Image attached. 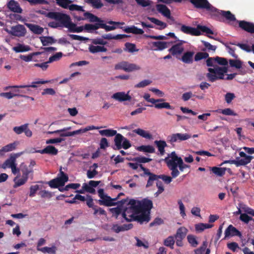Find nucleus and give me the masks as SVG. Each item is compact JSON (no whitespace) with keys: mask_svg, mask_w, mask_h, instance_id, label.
Wrapping results in <instances>:
<instances>
[{"mask_svg":"<svg viewBox=\"0 0 254 254\" xmlns=\"http://www.w3.org/2000/svg\"><path fill=\"white\" fill-rule=\"evenodd\" d=\"M98 195L101 198L98 200L100 205L107 206H114L116 204L128 205L122 213L123 217L128 222L135 221L140 224L144 222L147 223L150 219V214L153 203L151 200L144 199L141 201L133 199L129 201L127 199H123L117 202L114 201L117 198H112L104 193V190L100 189L98 190Z\"/></svg>","mask_w":254,"mask_h":254,"instance_id":"obj_1","label":"nucleus"},{"mask_svg":"<svg viewBox=\"0 0 254 254\" xmlns=\"http://www.w3.org/2000/svg\"><path fill=\"white\" fill-rule=\"evenodd\" d=\"M190 1L197 8L205 9L216 16L221 15L229 22L237 21L239 24V27L242 29L251 33H254V24L253 23L244 20H237L235 15L230 11L220 10L212 6L207 0H190Z\"/></svg>","mask_w":254,"mask_h":254,"instance_id":"obj_2","label":"nucleus"},{"mask_svg":"<svg viewBox=\"0 0 254 254\" xmlns=\"http://www.w3.org/2000/svg\"><path fill=\"white\" fill-rule=\"evenodd\" d=\"M206 62L208 66L213 68H209L208 73L206 74V77L208 80L212 82L218 79H224V74L227 72L228 68L227 66H219L216 64L215 58H207Z\"/></svg>","mask_w":254,"mask_h":254,"instance_id":"obj_3","label":"nucleus"},{"mask_svg":"<svg viewBox=\"0 0 254 254\" xmlns=\"http://www.w3.org/2000/svg\"><path fill=\"white\" fill-rule=\"evenodd\" d=\"M99 132L102 136L112 137L115 135L114 138L115 146L113 147L114 150H120L121 148L127 149L131 147L130 142L121 134L118 133L116 130L106 129L100 130Z\"/></svg>","mask_w":254,"mask_h":254,"instance_id":"obj_4","label":"nucleus"},{"mask_svg":"<svg viewBox=\"0 0 254 254\" xmlns=\"http://www.w3.org/2000/svg\"><path fill=\"white\" fill-rule=\"evenodd\" d=\"M47 17L60 22L61 26L67 28L70 32H74L77 25L72 22L70 16L59 12L51 11L45 13Z\"/></svg>","mask_w":254,"mask_h":254,"instance_id":"obj_5","label":"nucleus"},{"mask_svg":"<svg viewBox=\"0 0 254 254\" xmlns=\"http://www.w3.org/2000/svg\"><path fill=\"white\" fill-rule=\"evenodd\" d=\"M181 159V157H179L176 152L173 151L168 154L164 159L167 167L171 171V174L173 178H176L180 174L178 167H179V160Z\"/></svg>","mask_w":254,"mask_h":254,"instance_id":"obj_6","label":"nucleus"},{"mask_svg":"<svg viewBox=\"0 0 254 254\" xmlns=\"http://www.w3.org/2000/svg\"><path fill=\"white\" fill-rule=\"evenodd\" d=\"M181 31L187 34L192 36H199L201 32L205 33L207 34H213V31L206 26L198 25L196 28L192 27L185 25H182L180 28Z\"/></svg>","mask_w":254,"mask_h":254,"instance_id":"obj_7","label":"nucleus"},{"mask_svg":"<svg viewBox=\"0 0 254 254\" xmlns=\"http://www.w3.org/2000/svg\"><path fill=\"white\" fill-rule=\"evenodd\" d=\"M68 180V177L67 175L62 170V167H61L58 177L48 182V184L52 188H58L60 187L64 186Z\"/></svg>","mask_w":254,"mask_h":254,"instance_id":"obj_8","label":"nucleus"},{"mask_svg":"<svg viewBox=\"0 0 254 254\" xmlns=\"http://www.w3.org/2000/svg\"><path fill=\"white\" fill-rule=\"evenodd\" d=\"M72 1L70 0H56V3L64 9H68L70 11H80L84 12L85 10L81 6L76 4H72Z\"/></svg>","mask_w":254,"mask_h":254,"instance_id":"obj_9","label":"nucleus"},{"mask_svg":"<svg viewBox=\"0 0 254 254\" xmlns=\"http://www.w3.org/2000/svg\"><path fill=\"white\" fill-rule=\"evenodd\" d=\"M140 67L135 64H130L126 61H123L115 64V69L123 70L126 72H131L140 69Z\"/></svg>","mask_w":254,"mask_h":254,"instance_id":"obj_10","label":"nucleus"},{"mask_svg":"<svg viewBox=\"0 0 254 254\" xmlns=\"http://www.w3.org/2000/svg\"><path fill=\"white\" fill-rule=\"evenodd\" d=\"M174 43L172 45L171 48L169 49V52L173 56L181 55L184 51V48L183 46L184 44L186 43V41L181 40H178L176 41H173Z\"/></svg>","mask_w":254,"mask_h":254,"instance_id":"obj_11","label":"nucleus"},{"mask_svg":"<svg viewBox=\"0 0 254 254\" xmlns=\"http://www.w3.org/2000/svg\"><path fill=\"white\" fill-rule=\"evenodd\" d=\"M190 137L191 135L188 133H175L168 136L167 140L168 142L173 144L176 142L187 140Z\"/></svg>","mask_w":254,"mask_h":254,"instance_id":"obj_12","label":"nucleus"},{"mask_svg":"<svg viewBox=\"0 0 254 254\" xmlns=\"http://www.w3.org/2000/svg\"><path fill=\"white\" fill-rule=\"evenodd\" d=\"M26 32V29L23 25L18 24L16 26H12L8 33L13 36L21 37L23 36L25 34Z\"/></svg>","mask_w":254,"mask_h":254,"instance_id":"obj_13","label":"nucleus"},{"mask_svg":"<svg viewBox=\"0 0 254 254\" xmlns=\"http://www.w3.org/2000/svg\"><path fill=\"white\" fill-rule=\"evenodd\" d=\"M147 19H148L149 21H150L153 23L155 24L156 25L158 26L157 27H155L156 29L158 30H163L167 27V24L163 22L158 19H156L154 17H147ZM146 28H155V27L150 24H147L146 27Z\"/></svg>","mask_w":254,"mask_h":254,"instance_id":"obj_14","label":"nucleus"},{"mask_svg":"<svg viewBox=\"0 0 254 254\" xmlns=\"http://www.w3.org/2000/svg\"><path fill=\"white\" fill-rule=\"evenodd\" d=\"M173 43L174 42H173V41L167 42H153L152 43V48L155 51H162L170 47L171 45L173 44Z\"/></svg>","mask_w":254,"mask_h":254,"instance_id":"obj_15","label":"nucleus"},{"mask_svg":"<svg viewBox=\"0 0 254 254\" xmlns=\"http://www.w3.org/2000/svg\"><path fill=\"white\" fill-rule=\"evenodd\" d=\"M129 92L126 93L125 92H118L112 95L111 98L119 102H124L130 101L131 99L130 96L128 94Z\"/></svg>","mask_w":254,"mask_h":254,"instance_id":"obj_16","label":"nucleus"},{"mask_svg":"<svg viewBox=\"0 0 254 254\" xmlns=\"http://www.w3.org/2000/svg\"><path fill=\"white\" fill-rule=\"evenodd\" d=\"M49 82V81L48 80H39L32 82L31 85H14V86H6L4 88V90H6L9 88H24V87H32L33 88H36V87H37V84H43L48 83Z\"/></svg>","mask_w":254,"mask_h":254,"instance_id":"obj_17","label":"nucleus"},{"mask_svg":"<svg viewBox=\"0 0 254 254\" xmlns=\"http://www.w3.org/2000/svg\"><path fill=\"white\" fill-rule=\"evenodd\" d=\"M242 237L241 233L234 227L232 225H230L225 231V238L229 236Z\"/></svg>","mask_w":254,"mask_h":254,"instance_id":"obj_18","label":"nucleus"},{"mask_svg":"<svg viewBox=\"0 0 254 254\" xmlns=\"http://www.w3.org/2000/svg\"><path fill=\"white\" fill-rule=\"evenodd\" d=\"M7 7L12 12L21 13L22 9L18 2L14 0H9L7 4Z\"/></svg>","mask_w":254,"mask_h":254,"instance_id":"obj_19","label":"nucleus"},{"mask_svg":"<svg viewBox=\"0 0 254 254\" xmlns=\"http://www.w3.org/2000/svg\"><path fill=\"white\" fill-rule=\"evenodd\" d=\"M194 53L192 51L185 52L181 58V60L187 64H190L193 62V58Z\"/></svg>","mask_w":254,"mask_h":254,"instance_id":"obj_20","label":"nucleus"},{"mask_svg":"<svg viewBox=\"0 0 254 254\" xmlns=\"http://www.w3.org/2000/svg\"><path fill=\"white\" fill-rule=\"evenodd\" d=\"M17 144V142H14L2 147L0 149V156L4 155L6 152L15 150Z\"/></svg>","mask_w":254,"mask_h":254,"instance_id":"obj_21","label":"nucleus"},{"mask_svg":"<svg viewBox=\"0 0 254 254\" xmlns=\"http://www.w3.org/2000/svg\"><path fill=\"white\" fill-rule=\"evenodd\" d=\"M124 31L127 33H132L134 34H143L144 31L141 29L138 28L135 26H127L124 28Z\"/></svg>","mask_w":254,"mask_h":254,"instance_id":"obj_22","label":"nucleus"},{"mask_svg":"<svg viewBox=\"0 0 254 254\" xmlns=\"http://www.w3.org/2000/svg\"><path fill=\"white\" fill-rule=\"evenodd\" d=\"M25 24L34 34H41L44 31V29L38 25L27 23Z\"/></svg>","mask_w":254,"mask_h":254,"instance_id":"obj_23","label":"nucleus"},{"mask_svg":"<svg viewBox=\"0 0 254 254\" xmlns=\"http://www.w3.org/2000/svg\"><path fill=\"white\" fill-rule=\"evenodd\" d=\"M71 129V127H64L61 129L56 130L55 131H49L47 133V134H52L55 133H60V136L61 137H66V136H70V132H65L66 130H69Z\"/></svg>","mask_w":254,"mask_h":254,"instance_id":"obj_24","label":"nucleus"},{"mask_svg":"<svg viewBox=\"0 0 254 254\" xmlns=\"http://www.w3.org/2000/svg\"><path fill=\"white\" fill-rule=\"evenodd\" d=\"M16 164V159L10 154V156L2 164L3 169L10 168Z\"/></svg>","mask_w":254,"mask_h":254,"instance_id":"obj_25","label":"nucleus"},{"mask_svg":"<svg viewBox=\"0 0 254 254\" xmlns=\"http://www.w3.org/2000/svg\"><path fill=\"white\" fill-rule=\"evenodd\" d=\"M155 144L156 145L160 155L162 156L165 154V148L167 146V144L164 140H155L154 141Z\"/></svg>","mask_w":254,"mask_h":254,"instance_id":"obj_26","label":"nucleus"},{"mask_svg":"<svg viewBox=\"0 0 254 254\" xmlns=\"http://www.w3.org/2000/svg\"><path fill=\"white\" fill-rule=\"evenodd\" d=\"M14 93H12L11 92H2L0 93V96L5 97L8 99H10L13 98L14 97H21L23 96V95L19 94L20 93V90L18 89L15 90L14 91Z\"/></svg>","mask_w":254,"mask_h":254,"instance_id":"obj_27","label":"nucleus"},{"mask_svg":"<svg viewBox=\"0 0 254 254\" xmlns=\"http://www.w3.org/2000/svg\"><path fill=\"white\" fill-rule=\"evenodd\" d=\"M156 7L157 10L160 13L162 14L164 16L167 18H170V11L166 5L163 4H157Z\"/></svg>","mask_w":254,"mask_h":254,"instance_id":"obj_28","label":"nucleus"},{"mask_svg":"<svg viewBox=\"0 0 254 254\" xmlns=\"http://www.w3.org/2000/svg\"><path fill=\"white\" fill-rule=\"evenodd\" d=\"M207 244V241H204L200 247L194 250L195 254H203L205 251V254H210V250L208 248L206 249Z\"/></svg>","mask_w":254,"mask_h":254,"instance_id":"obj_29","label":"nucleus"},{"mask_svg":"<svg viewBox=\"0 0 254 254\" xmlns=\"http://www.w3.org/2000/svg\"><path fill=\"white\" fill-rule=\"evenodd\" d=\"M133 132L146 139H151L152 138V135L148 131L141 128L134 129Z\"/></svg>","mask_w":254,"mask_h":254,"instance_id":"obj_30","label":"nucleus"},{"mask_svg":"<svg viewBox=\"0 0 254 254\" xmlns=\"http://www.w3.org/2000/svg\"><path fill=\"white\" fill-rule=\"evenodd\" d=\"M254 158L252 156L248 155L243 158H237V167L240 166H245L250 163L252 160Z\"/></svg>","mask_w":254,"mask_h":254,"instance_id":"obj_31","label":"nucleus"},{"mask_svg":"<svg viewBox=\"0 0 254 254\" xmlns=\"http://www.w3.org/2000/svg\"><path fill=\"white\" fill-rule=\"evenodd\" d=\"M88 49L89 51L92 54H95L99 52H106L107 51V48L103 46L90 45L89 46Z\"/></svg>","mask_w":254,"mask_h":254,"instance_id":"obj_32","label":"nucleus"},{"mask_svg":"<svg viewBox=\"0 0 254 254\" xmlns=\"http://www.w3.org/2000/svg\"><path fill=\"white\" fill-rule=\"evenodd\" d=\"M30 49V47L29 46L21 44H18L16 46L12 48V50L16 53L28 52Z\"/></svg>","mask_w":254,"mask_h":254,"instance_id":"obj_33","label":"nucleus"},{"mask_svg":"<svg viewBox=\"0 0 254 254\" xmlns=\"http://www.w3.org/2000/svg\"><path fill=\"white\" fill-rule=\"evenodd\" d=\"M188 232V230L186 227H181L177 230L175 238L184 239L186 237Z\"/></svg>","mask_w":254,"mask_h":254,"instance_id":"obj_34","label":"nucleus"},{"mask_svg":"<svg viewBox=\"0 0 254 254\" xmlns=\"http://www.w3.org/2000/svg\"><path fill=\"white\" fill-rule=\"evenodd\" d=\"M37 250L44 254H56V247L52 246V247H45L43 248H37Z\"/></svg>","mask_w":254,"mask_h":254,"instance_id":"obj_35","label":"nucleus"},{"mask_svg":"<svg viewBox=\"0 0 254 254\" xmlns=\"http://www.w3.org/2000/svg\"><path fill=\"white\" fill-rule=\"evenodd\" d=\"M19 177L20 175H18L13 179V181L14 182L13 188H16L24 185L27 181V179H26V178H24L22 177V178L19 179Z\"/></svg>","mask_w":254,"mask_h":254,"instance_id":"obj_36","label":"nucleus"},{"mask_svg":"<svg viewBox=\"0 0 254 254\" xmlns=\"http://www.w3.org/2000/svg\"><path fill=\"white\" fill-rule=\"evenodd\" d=\"M85 2L97 9L100 8L103 6L101 0H85Z\"/></svg>","mask_w":254,"mask_h":254,"instance_id":"obj_37","label":"nucleus"},{"mask_svg":"<svg viewBox=\"0 0 254 254\" xmlns=\"http://www.w3.org/2000/svg\"><path fill=\"white\" fill-rule=\"evenodd\" d=\"M20 170L22 173V177L28 180V175L32 172V169H28L26 165L22 163L20 166Z\"/></svg>","mask_w":254,"mask_h":254,"instance_id":"obj_38","label":"nucleus"},{"mask_svg":"<svg viewBox=\"0 0 254 254\" xmlns=\"http://www.w3.org/2000/svg\"><path fill=\"white\" fill-rule=\"evenodd\" d=\"M137 150L139 151L143 152L152 153L155 152V148L152 145H141L139 146Z\"/></svg>","mask_w":254,"mask_h":254,"instance_id":"obj_39","label":"nucleus"},{"mask_svg":"<svg viewBox=\"0 0 254 254\" xmlns=\"http://www.w3.org/2000/svg\"><path fill=\"white\" fill-rule=\"evenodd\" d=\"M216 112L222 114L223 115L226 116H237L238 114L236 113L233 110L231 109L230 108H226L224 109H218L216 111Z\"/></svg>","mask_w":254,"mask_h":254,"instance_id":"obj_40","label":"nucleus"},{"mask_svg":"<svg viewBox=\"0 0 254 254\" xmlns=\"http://www.w3.org/2000/svg\"><path fill=\"white\" fill-rule=\"evenodd\" d=\"M210 169L214 174L219 177L223 176L226 170V168H219L217 167H212Z\"/></svg>","mask_w":254,"mask_h":254,"instance_id":"obj_41","label":"nucleus"},{"mask_svg":"<svg viewBox=\"0 0 254 254\" xmlns=\"http://www.w3.org/2000/svg\"><path fill=\"white\" fill-rule=\"evenodd\" d=\"M143 97L146 101L150 102L152 104H155L158 102H161L164 100V99L163 98H160L158 99L150 98V95L149 93H145L143 95Z\"/></svg>","mask_w":254,"mask_h":254,"instance_id":"obj_42","label":"nucleus"},{"mask_svg":"<svg viewBox=\"0 0 254 254\" xmlns=\"http://www.w3.org/2000/svg\"><path fill=\"white\" fill-rule=\"evenodd\" d=\"M92 209L94 211L93 214L94 216H98V215L106 216L107 215V213H106V211L104 209H103L102 208H101L97 205H96Z\"/></svg>","mask_w":254,"mask_h":254,"instance_id":"obj_43","label":"nucleus"},{"mask_svg":"<svg viewBox=\"0 0 254 254\" xmlns=\"http://www.w3.org/2000/svg\"><path fill=\"white\" fill-rule=\"evenodd\" d=\"M175 242L174 237L170 236L164 240V245L165 246L170 247L171 249H173L174 248Z\"/></svg>","mask_w":254,"mask_h":254,"instance_id":"obj_44","label":"nucleus"},{"mask_svg":"<svg viewBox=\"0 0 254 254\" xmlns=\"http://www.w3.org/2000/svg\"><path fill=\"white\" fill-rule=\"evenodd\" d=\"M84 16L85 18L88 19L89 21L90 22H96L97 20H99L100 18L97 16L88 11L84 13Z\"/></svg>","mask_w":254,"mask_h":254,"instance_id":"obj_45","label":"nucleus"},{"mask_svg":"<svg viewBox=\"0 0 254 254\" xmlns=\"http://www.w3.org/2000/svg\"><path fill=\"white\" fill-rule=\"evenodd\" d=\"M154 104V107L156 109H173V108L170 105L168 102H162V103H156Z\"/></svg>","mask_w":254,"mask_h":254,"instance_id":"obj_46","label":"nucleus"},{"mask_svg":"<svg viewBox=\"0 0 254 254\" xmlns=\"http://www.w3.org/2000/svg\"><path fill=\"white\" fill-rule=\"evenodd\" d=\"M125 50L129 53H133L134 52H138L139 50L136 48V46L134 44L126 43L125 44Z\"/></svg>","mask_w":254,"mask_h":254,"instance_id":"obj_47","label":"nucleus"},{"mask_svg":"<svg viewBox=\"0 0 254 254\" xmlns=\"http://www.w3.org/2000/svg\"><path fill=\"white\" fill-rule=\"evenodd\" d=\"M187 239L189 244L192 247L195 248L198 244V242L196 240V238L194 235H189L187 236Z\"/></svg>","mask_w":254,"mask_h":254,"instance_id":"obj_48","label":"nucleus"},{"mask_svg":"<svg viewBox=\"0 0 254 254\" xmlns=\"http://www.w3.org/2000/svg\"><path fill=\"white\" fill-rule=\"evenodd\" d=\"M40 40L43 46L54 43L56 41L52 37H42L40 38Z\"/></svg>","mask_w":254,"mask_h":254,"instance_id":"obj_49","label":"nucleus"},{"mask_svg":"<svg viewBox=\"0 0 254 254\" xmlns=\"http://www.w3.org/2000/svg\"><path fill=\"white\" fill-rule=\"evenodd\" d=\"M243 63L239 60H230L229 64L231 67L240 69L242 67Z\"/></svg>","mask_w":254,"mask_h":254,"instance_id":"obj_50","label":"nucleus"},{"mask_svg":"<svg viewBox=\"0 0 254 254\" xmlns=\"http://www.w3.org/2000/svg\"><path fill=\"white\" fill-rule=\"evenodd\" d=\"M209 55L206 52H198L194 56V61H199L202 59H205L208 58Z\"/></svg>","mask_w":254,"mask_h":254,"instance_id":"obj_51","label":"nucleus"},{"mask_svg":"<svg viewBox=\"0 0 254 254\" xmlns=\"http://www.w3.org/2000/svg\"><path fill=\"white\" fill-rule=\"evenodd\" d=\"M28 126V124H25L18 127H15L13 128V130L17 134H20L25 131V127Z\"/></svg>","mask_w":254,"mask_h":254,"instance_id":"obj_52","label":"nucleus"},{"mask_svg":"<svg viewBox=\"0 0 254 254\" xmlns=\"http://www.w3.org/2000/svg\"><path fill=\"white\" fill-rule=\"evenodd\" d=\"M46 154L52 155H57L58 150L54 146L52 145H48L46 147Z\"/></svg>","mask_w":254,"mask_h":254,"instance_id":"obj_53","label":"nucleus"},{"mask_svg":"<svg viewBox=\"0 0 254 254\" xmlns=\"http://www.w3.org/2000/svg\"><path fill=\"white\" fill-rule=\"evenodd\" d=\"M201 42L208 52H210L211 51L213 52L215 51L217 46L212 45L209 42L203 40L201 41Z\"/></svg>","mask_w":254,"mask_h":254,"instance_id":"obj_54","label":"nucleus"},{"mask_svg":"<svg viewBox=\"0 0 254 254\" xmlns=\"http://www.w3.org/2000/svg\"><path fill=\"white\" fill-rule=\"evenodd\" d=\"M63 53L62 52H58L56 53L55 55L50 57L49 59L48 63H51L55 61H59L63 56Z\"/></svg>","mask_w":254,"mask_h":254,"instance_id":"obj_55","label":"nucleus"},{"mask_svg":"<svg viewBox=\"0 0 254 254\" xmlns=\"http://www.w3.org/2000/svg\"><path fill=\"white\" fill-rule=\"evenodd\" d=\"M119 206L117 207L111 208L110 209V212L113 214V215H115L117 218L119 215L122 213V209L120 207L122 205H119Z\"/></svg>","mask_w":254,"mask_h":254,"instance_id":"obj_56","label":"nucleus"},{"mask_svg":"<svg viewBox=\"0 0 254 254\" xmlns=\"http://www.w3.org/2000/svg\"><path fill=\"white\" fill-rule=\"evenodd\" d=\"M152 83V81L149 79H145L135 85V87L136 88H143L149 85H150Z\"/></svg>","mask_w":254,"mask_h":254,"instance_id":"obj_57","label":"nucleus"},{"mask_svg":"<svg viewBox=\"0 0 254 254\" xmlns=\"http://www.w3.org/2000/svg\"><path fill=\"white\" fill-rule=\"evenodd\" d=\"M215 61L216 62V64L224 65V66H226V65H228L227 59L224 58L216 57L215 58Z\"/></svg>","mask_w":254,"mask_h":254,"instance_id":"obj_58","label":"nucleus"},{"mask_svg":"<svg viewBox=\"0 0 254 254\" xmlns=\"http://www.w3.org/2000/svg\"><path fill=\"white\" fill-rule=\"evenodd\" d=\"M172 177H170L165 175H157V180L162 179L166 184H169L172 181Z\"/></svg>","mask_w":254,"mask_h":254,"instance_id":"obj_59","label":"nucleus"},{"mask_svg":"<svg viewBox=\"0 0 254 254\" xmlns=\"http://www.w3.org/2000/svg\"><path fill=\"white\" fill-rule=\"evenodd\" d=\"M38 194L42 198H50L53 196V193L46 190H42L40 191Z\"/></svg>","mask_w":254,"mask_h":254,"instance_id":"obj_60","label":"nucleus"},{"mask_svg":"<svg viewBox=\"0 0 254 254\" xmlns=\"http://www.w3.org/2000/svg\"><path fill=\"white\" fill-rule=\"evenodd\" d=\"M100 148L101 149H106V148L109 146V143L107 139V138L103 137L100 140Z\"/></svg>","mask_w":254,"mask_h":254,"instance_id":"obj_61","label":"nucleus"},{"mask_svg":"<svg viewBox=\"0 0 254 254\" xmlns=\"http://www.w3.org/2000/svg\"><path fill=\"white\" fill-rule=\"evenodd\" d=\"M134 160L139 163H145L151 161L152 159L144 156H139L135 157Z\"/></svg>","mask_w":254,"mask_h":254,"instance_id":"obj_62","label":"nucleus"},{"mask_svg":"<svg viewBox=\"0 0 254 254\" xmlns=\"http://www.w3.org/2000/svg\"><path fill=\"white\" fill-rule=\"evenodd\" d=\"M178 203L179 205V209L180 211V214L183 218H184L186 216L185 213V207L181 200H178Z\"/></svg>","mask_w":254,"mask_h":254,"instance_id":"obj_63","label":"nucleus"},{"mask_svg":"<svg viewBox=\"0 0 254 254\" xmlns=\"http://www.w3.org/2000/svg\"><path fill=\"white\" fill-rule=\"evenodd\" d=\"M240 219L243 222L248 224L251 220H253L252 217L249 216L246 213H243L240 215Z\"/></svg>","mask_w":254,"mask_h":254,"instance_id":"obj_64","label":"nucleus"}]
</instances>
